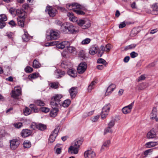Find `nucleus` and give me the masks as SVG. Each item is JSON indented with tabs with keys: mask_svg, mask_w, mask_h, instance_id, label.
<instances>
[{
	"mask_svg": "<svg viewBox=\"0 0 158 158\" xmlns=\"http://www.w3.org/2000/svg\"><path fill=\"white\" fill-rule=\"evenodd\" d=\"M136 45L135 44H131L128 46L125 47L124 49L125 50H127L129 49L134 48L136 46Z\"/></svg>",
	"mask_w": 158,
	"mask_h": 158,
	"instance_id": "obj_37",
	"label": "nucleus"
},
{
	"mask_svg": "<svg viewBox=\"0 0 158 158\" xmlns=\"http://www.w3.org/2000/svg\"><path fill=\"white\" fill-rule=\"evenodd\" d=\"M79 148L71 146L69 148V151H71V153L77 154L78 153Z\"/></svg>",
	"mask_w": 158,
	"mask_h": 158,
	"instance_id": "obj_25",
	"label": "nucleus"
},
{
	"mask_svg": "<svg viewBox=\"0 0 158 158\" xmlns=\"http://www.w3.org/2000/svg\"><path fill=\"white\" fill-rule=\"evenodd\" d=\"M25 71L27 73L31 72L33 71L32 68L30 67L27 66L25 69Z\"/></svg>",
	"mask_w": 158,
	"mask_h": 158,
	"instance_id": "obj_56",
	"label": "nucleus"
},
{
	"mask_svg": "<svg viewBox=\"0 0 158 158\" xmlns=\"http://www.w3.org/2000/svg\"><path fill=\"white\" fill-rule=\"evenodd\" d=\"M153 149H149L146 150L144 152V155L147 156L150 153H151L152 152Z\"/></svg>",
	"mask_w": 158,
	"mask_h": 158,
	"instance_id": "obj_57",
	"label": "nucleus"
},
{
	"mask_svg": "<svg viewBox=\"0 0 158 158\" xmlns=\"http://www.w3.org/2000/svg\"><path fill=\"white\" fill-rule=\"evenodd\" d=\"M59 83L57 82H54L49 84L50 86L52 88L57 89L58 87Z\"/></svg>",
	"mask_w": 158,
	"mask_h": 158,
	"instance_id": "obj_39",
	"label": "nucleus"
},
{
	"mask_svg": "<svg viewBox=\"0 0 158 158\" xmlns=\"http://www.w3.org/2000/svg\"><path fill=\"white\" fill-rule=\"evenodd\" d=\"M79 57L81 60H83L85 59V53L83 50L80 51L79 53Z\"/></svg>",
	"mask_w": 158,
	"mask_h": 158,
	"instance_id": "obj_36",
	"label": "nucleus"
},
{
	"mask_svg": "<svg viewBox=\"0 0 158 158\" xmlns=\"http://www.w3.org/2000/svg\"><path fill=\"white\" fill-rule=\"evenodd\" d=\"M24 147L25 148H29L31 145V143L29 142H24L23 143Z\"/></svg>",
	"mask_w": 158,
	"mask_h": 158,
	"instance_id": "obj_49",
	"label": "nucleus"
},
{
	"mask_svg": "<svg viewBox=\"0 0 158 158\" xmlns=\"http://www.w3.org/2000/svg\"><path fill=\"white\" fill-rule=\"evenodd\" d=\"M32 131L28 129H24L22 130L21 133V136L23 137H26L30 136L32 133Z\"/></svg>",
	"mask_w": 158,
	"mask_h": 158,
	"instance_id": "obj_13",
	"label": "nucleus"
},
{
	"mask_svg": "<svg viewBox=\"0 0 158 158\" xmlns=\"http://www.w3.org/2000/svg\"><path fill=\"white\" fill-rule=\"evenodd\" d=\"M98 50V48L97 46L93 45L90 48L89 53L91 55H93L97 52Z\"/></svg>",
	"mask_w": 158,
	"mask_h": 158,
	"instance_id": "obj_15",
	"label": "nucleus"
},
{
	"mask_svg": "<svg viewBox=\"0 0 158 158\" xmlns=\"http://www.w3.org/2000/svg\"><path fill=\"white\" fill-rule=\"evenodd\" d=\"M69 25L68 23H64L62 24L61 26V31L65 33H68V27Z\"/></svg>",
	"mask_w": 158,
	"mask_h": 158,
	"instance_id": "obj_20",
	"label": "nucleus"
},
{
	"mask_svg": "<svg viewBox=\"0 0 158 158\" xmlns=\"http://www.w3.org/2000/svg\"><path fill=\"white\" fill-rule=\"evenodd\" d=\"M115 121L113 120H111L110 122L108 123V127H109L110 128H111L112 127H113L114 124H115Z\"/></svg>",
	"mask_w": 158,
	"mask_h": 158,
	"instance_id": "obj_59",
	"label": "nucleus"
},
{
	"mask_svg": "<svg viewBox=\"0 0 158 158\" xmlns=\"http://www.w3.org/2000/svg\"><path fill=\"white\" fill-rule=\"evenodd\" d=\"M23 8L26 10L30 9L29 5L27 3H25L23 5Z\"/></svg>",
	"mask_w": 158,
	"mask_h": 158,
	"instance_id": "obj_61",
	"label": "nucleus"
},
{
	"mask_svg": "<svg viewBox=\"0 0 158 158\" xmlns=\"http://www.w3.org/2000/svg\"><path fill=\"white\" fill-rule=\"evenodd\" d=\"M21 94V92L20 89L17 88L15 87L14 90L12 91L10 94L11 97L15 99H18L19 96Z\"/></svg>",
	"mask_w": 158,
	"mask_h": 158,
	"instance_id": "obj_4",
	"label": "nucleus"
},
{
	"mask_svg": "<svg viewBox=\"0 0 158 158\" xmlns=\"http://www.w3.org/2000/svg\"><path fill=\"white\" fill-rule=\"evenodd\" d=\"M67 16L69 18L70 20L73 22H76L77 21V18L74 15L73 13L69 12Z\"/></svg>",
	"mask_w": 158,
	"mask_h": 158,
	"instance_id": "obj_23",
	"label": "nucleus"
},
{
	"mask_svg": "<svg viewBox=\"0 0 158 158\" xmlns=\"http://www.w3.org/2000/svg\"><path fill=\"white\" fill-rule=\"evenodd\" d=\"M23 112L24 114L25 115H28L31 114V110L29 108L26 107Z\"/></svg>",
	"mask_w": 158,
	"mask_h": 158,
	"instance_id": "obj_41",
	"label": "nucleus"
},
{
	"mask_svg": "<svg viewBox=\"0 0 158 158\" xmlns=\"http://www.w3.org/2000/svg\"><path fill=\"white\" fill-rule=\"evenodd\" d=\"M63 96L61 94H56L52 97L50 102L51 106H61V104L60 102L61 101L60 99Z\"/></svg>",
	"mask_w": 158,
	"mask_h": 158,
	"instance_id": "obj_2",
	"label": "nucleus"
},
{
	"mask_svg": "<svg viewBox=\"0 0 158 158\" xmlns=\"http://www.w3.org/2000/svg\"><path fill=\"white\" fill-rule=\"evenodd\" d=\"M134 102H133L128 106L123 108L122 110L123 113L127 114L130 113L134 105Z\"/></svg>",
	"mask_w": 158,
	"mask_h": 158,
	"instance_id": "obj_9",
	"label": "nucleus"
},
{
	"mask_svg": "<svg viewBox=\"0 0 158 158\" xmlns=\"http://www.w3.org/2000/svg\"><path fill=\"white\" fill-rule=\"evenodd\" d=\"M59 31H55L54 30H51L50 32V35H48L47 38H50L51 40H57L60 37Z\"/></svg>",
	"mask_w": 158,
	"mask_h": 158,
	"instance_id": "obj_3",
	"label": "nucleus"
},
{
	"mask_svg": "<svg viewBox=\"0 0 158 158\" xmlns=\"http://www.w3.org/2000/svg\"><path fill=\"white\" fill-rule=\"evenodd\" d=\"M84 154L85 158H93L96 156L95 153L91 150H88L85 151Z\"/></svg>",
	"mask_w": 158,
	"mask_h": 158,
	"instance_id": "obj_11",
	"label": "nucleus"
},
{
	"mask_svg": "<svg viewBox=\"0 0 158 158\" xmlns=\"http://www.w3.org/2000/svg\"><path fill=\"white\" fill-rule=\"evenodd\" d=\"M95 82L94 81H92L91 84L89 85L88 87V91L89 92H90L91 90L94 88V86L95 84Z\"/></svg>",
	"mask_w": 158,
	"mask_h": 158,
	"instance_id": "obj_44",
	"label": "nucleus"
},
{
	"mask_svg": "<svg viewBox=\"0 0 158 158\" xmlns=\"http://www.w3.org/2000/svg\"><path fill=\"white\" fill-rule=\"evenodd\" d=\"M87 68V64L85 62H81L78 65L77 68L78 73L80 74L83 73L86 70Z\"/></svg>",
	"mask_w": 158,
	"mask_h": 158,
	"instance_id": "obj_5",
	"label": "nucleus"
},
{
	"mask_svg": "<svg viewBox=\"0 0 158 158\" xmlns=\"http://www.w3.org/2000/svg\"><path fill=\"white\" fill-rule=\"evenodd\" d=\"M40 110L43 112L46 113H47L49 111V109L48 108L45 107L40 108Z\"/></svg>",
	"mask_w": 158,
	"mask_h": 158,
	"instance_id": "obj_51",
	"label": "nucleus"
},
{
	"mask_svg": "<svg viewBox=\"0 0 158 158\" xmlns=\"http://www.w3.org/2000/svg\"><path fill=\"white\" fill-rule=\"evenodd\" d=\"M10 143L11 149L12 150H15L19 146L20 141L17 139H14L10 140Z\"/></svg>",
	"mask_w": 158,
	"mask_h": 158,
	"instance_id": "obj_7",
	"label": "nucleus"
},
{
	"mask_svg": "<svg viewBox=\"0 0 158 158\" xmlns=\"http://www.w3.org/2000/svg\"><path fill=\"white\" fill-rule=\"evenodd\" d=\"M147 138L148 139H152L156 136V134L155 131L152 129L148 132L147 134Z\"/></svg>",
	"mask_w": 158,
	"mask_h": 158,
	"instance_id": "obj_17",
	"label": "nucleus"
},
{
	"mask_svg": "<svg viewBox=\"0 0 158 158\" xmlns=\"http://www.w3.org/2000/svg\"><path fill=\"white\" fill-rule=\"evenodd\" d=\"M74 11L79 15H83L85 14L84 11L79 10H74Z\"/></svg>",
	"mask_w": 158,
	"mask_h": 158,
	"instance_id": "obj_52",
	"label": "nucleus"
},
{
	"mask_svg": "<svg viewBox=\"0 0 158 158\" xmlns=\"http://www.w3.org/2000/svg\"><path fill=\"white\" fill-rule=\"evenodd\" d=\"M64 72L59 69H56L55 73V75L57 78L61 77L64 76Z\"/></svg>",
	"mask_w": 158,
	"mask_h": 158,
	"instance_id": "obj_14",
	"label": "nucleus"
},
{
	"mask_svg": "<svg viewBox=\"0 0 158 158\" xmlns=\"http://www.w3.org/2000/svg\"><path fill=\"white\" fill-rule=\"evenodd\" d=\"M110 107V104H108L105 105L102 108V110L103 112L108 113Z\"/></svg>",
	"mask_w": 158,
	"mask_h": 158,
	"instance_id": "obj_30",
	"label": "nucleus"
},
{
	"mask_svg": "<svg viewBox=\"0 0 158 158\" xmlns=\"http://www.w3.org/2000/svg\"><path fill=\"white\" fill-rule=\"evenodd\" d=\"M82 142L83 141L82 140H78L77 141L75 140L73 143L74 145L73 146L74 147L79 148L80 146L81 145Z\"/></svg>",
	"mask_w": 158,
	"mask_h": 158,
	"instance_id": "obj_27",
	"label": "nucleus"
},
{
	"mask_svg": "<svg viewBox=\"0 0 158 158\" xmlns=\"http://www.w3.org/2000/svg\"><path fill=\"white\" fill-rule=\"evenodd\" d=\"M35 104L37 106H44L45 105L44 102L40 100H37L35 101Z\"/></svg>",
	"mask_w": 158,
	"mask_h": 158,
	"instance_id": "obj_31",
	"label": "nucleus"
},
{
	"mask_svg": "<svg viewBox=\"0 0 158 158\" xmlns=\"http://www.w3.org/2000/svg\"><path fill=\"white\" fill-rule=\"evenodd\" d=\"M41 66V64L36 60H35L33 62V67L35 68H38Z\"/></svg>",
	"mask_w": 158,
	"mask_h": 158,
	"instance_id": "obj_35",
	"label": "nucleus"
},
{
	"mask_svg": "<svg viewBox=\"0 0 158 158\" xmlns=\"http://www.w3.org/2000/svg\"><path fill=\"white\" fill-rule=\"evenodd\" d=\"M6 25L5 22L0 21V28L2 29L5 27Z\"/></svg>",
	"mask_w": 158,
	"mask_h": 158,
	"instance_id": "obj_64",
	"label": "nucleus"
},
{
	"mask_svg": "<svg viewBox=\"0 0 158 158\" xmlns=\"http://www.w3.org/2000/svg\"><path fill=\"white\" fill-rule=\"evenodd\" d=\"M46 126L45 125L41 123H38L37 129L43 131L46 129Z\"/></svg>",
	"mask_w": 158,
	"mask_h": 158,
	"instance_id": "obj_29",
	"label": "nucleus"
},
{
	"mask_svg": "<svg viewBox=\"0 0 158 158\" xmlns=\"http://www.w3.org/2000/svg\"><path fill=\"white\" fill-rule=\"evenodd\" d=\"M152 7L153 10L155 12L156 14H158V3L154 4L152 5Z\"/></svg>",
	"mask_w": 158,
	"mask_h": 158,
	"instance_id": "obj_38",
	"label": "nucleus"
},
{
	"mask_svg": "<svg viewBox=\"0 0 158 158\" xmlns=\"http://www.w3.org/2000/svg\"><path fill=\"white\" fill-rule=\"evenodd\" d=\"M22 39L24 41H27L30 39V36L27 32L24 31V34L23 35Z\"/></svg>",
	"mask_w": 158,
	"mask_h": 158,
	"instance_id": "obj_28",
	"label": "nucleus"
},
{
	"mask_svg": "<svg viewBox=\"0 0 158 158\" xmlns=\"http://www.w3.org/2000/svg\"><path fill=\"white\" fill-rule=\"evenodd\" d=\"M7 20V18L5 14H2L0 15V21L5 22Z\"/></svg>",
	"mask_w": 158,
	"mask_h": 158,
	"instance_id": "obj_45",
	"label": "nucleus"
},
{
	"mask_svg": "<svg viewBox=\"0 0 158 158\" xmlns=\"http://www.w3.org/2000/svg\"><path fill=\"white\" fill-rule=\"evenodd\" d=\"M7 135V133L5 132L4 130H0V147H2V143L1 140H2Z\"/></svg>",
	"mask_w": 158,
	"mask_h": 158,
	"instance_id": "obj_22",
	"label": "nucleus"
},
{
	"mask_svg": "<svg viewBox=\"0 0 158 158\" xmlns=\"http://www.w3.org/2000/svg\"><path fill=\"white\" fill-rule=\"evenodd\" d=\"M90 26L91 23L90 21L88 20H85V21L84 24L83 26V29H87L90 27Z\"/></svg>",
	"mask_w": 158,
	"mask_h": 158,
	"instance_id": "obj_32",
	"label": "nucleus"
},
{
	"mask_svg": "<svg viewBox=\"0 0 158 158\" xmlns=\"http://www.w3.org/2000/svg\"><path fill=\"white\" fill-rule=\"evenodd\" d=\"M158 144V142H150L146 143L145 145L147 148H150L154 147Z\"/></svg>",
	"mask_w": 158,
	"mask_h": 158,
	"instance_id": "obj_26",
	"label": "nucleus"
},
{
	"mask_svg": "<svg viewBox=\"0 0 158 158\" xmlns=\"http://www.w3.org/2000/svg\"><path fill=\"white\" fill-rule=\"evenodd\" d=\"M66 8L69 10H71L73 9L75 10V8L81 9V6L76 3H73L71 4H67L66 5Z\"/></svg>",
	"mask_w": 158,
	"mask_h": 158,
	"instance_id": "obj_10",
	"label": "nucleus"
},
{
	"mask_svg": "<svg viewBox=\"0 0 158 158\" xmlns=\"http://www.w3.org/2000/svg\"><path fill=\"white\" fill-rule=\"evenodd\" d=\"M6 35L8 37V38L12 39L14 36V34L10 32H8L6 33Z\"/></svg>",
	"mask_w": 158,
	"mask_h": 158,
	"instance_id": "obj_54",
	"label": "nucleus"
},
{
	"mask_svg": "<svg viewBox=\"0 0 158 158\" xmlns=\"http://www.w3.org/2000/svg\"><path fill=\"white\" fill-rule=\"evenodd\" d=\"M105 51H106L105 47L103 46H101L98 51V56L101 57Z\"/></svg>",
	"mask_w": 158,
	"mask_h": 158,
	"instance_id": "obj_33",
	"label": "nucleus"
},
{
	"mask_svg": "<svg viewBox=\"0 0 158 158\" xmlns=\"http://www.w3.org/2000/svg\"><path fill=\"white\" fill-rule=\"evenodd\" d=\"M69 25L68 27V32H70V33L73 34H76L77 32V31L75 29L74 27L72 24L69 23Z\"/></svg>",
	"mask_w": 158,
	"mask_h": 158,
	"instance_id": "obj_21",
	"label": "nucleus"
},
{
	"mask_svg": "<svg viewBox=\"0 0 158 158\" xmlns=\"http://www.w3.org/2000/svg\"><path fill=\"white\" fill-rule=\"evenodd\" d=\"M99 117V115H97L92 117L91 118V119L93 122H96L98 121Z\"/></svg>",
	"mask_w": 158,
	"mask_h": 158,
	"instance_id": "obj_60",
	"label": "nucleus"
},
{
	"mask_svg": "<svg viewBox=\"0 0 158 158\" xmlns=\"http://www.w3.org/2000/svg\"><path fill=\"white\" fill-rule=\"evenodd\" d=\"M77 89V87H73L69 89V91L72 98H74L76 97L78 92Z\"/></svg>",
	"mask_w": 158,
	"mask_h": 158,
	"instance_id": "obj_12",
	"label": "nucleus"
},
{
	"mask_svg": "<svg viewBox=\"0 0 158 158\" xmlns=\"http://www.w3.org/2000/svg\"><path fill=\"white\" fill-rule=\"evenodd\" d=\"M15 127L17 128H21L23 126L22 123H18L14 124Z\"/></svg>",
	"mask_w": 158,
	"mask_h": 158,
	"instance_id": "obj_62",
	"label": "nucleus"
},
{
	"mask_svg": "<svg viewBox=\"0 0 158 158\" xmlns=\"http://www.w3.org/2000/svg\"><path fill=\"white\" fill-rule=\"evenodd\" d=\"M68 74L72 77H75L77 76L76 70L73 69H70L68 71Z\"/></svg>",
	"mask_w": 158,
	"mask_h": 158,
	"instance_id": "obj_24",
	"label": "nucleus"
},
{
	"mask_svg": "<svg viewBox=\"0 0 158 158\" xmlns=\"http://www.w3.org/2000/svg\"><path fill=\"white\" fill-rule=\"evenodd\" d=\"M38 123H32L30 127L31 128L32 130H35L36 129H37Z\"/></svg>",
	"mask_w": 158,
	"mask_h": 158,
	"instance_id": "obj_53",
	"label": "nucleus"
},
{
	"mask_svg": "<svg viewBox=\"0 0 158 158\" xmlns=\"http://www.w3.org/2000/svg\"><path fill=\"white\" fill-rule=\"evenodd\" d=\"M30 106L32 110L34 111L35 113L38 112L39 110V109L37 108L34 105L30 104Z\"/></svg>",
	"mask_w": 158,
	"mask_h": 158,
	"instance_id": "obj_43",
	"label": "nucleus"
},
{
	"mask_svg": "<svg viewBox=\"0 0 158 158\" xmlns=\"http://www.w3.org/2000/svg\"><path fill=\"white\" fill-rule=\"evenodd\" d=\"M59 106H54V107L52 106V108L51 110L50 114L51 116L55 117L57 115V113L58 111V109L57 108Z\"/></svg>",
	"mask_w": 158,
	"mask_h": 158,
	"instance_id": "obj_19",
	"label": "nucleus"
},
{
	"mask_svg": "<svg viewBox=\"0 0 158 158\" xmlns=\"http://www.w3.org/2000/svg\"><path fill=\"white\" fill-rule=\"evenodd\" d=\"M108 113L103 112L102 111V112L101 114V118L102 119H104L107 115Z\"/></svg>",
	"mask_w": 158,
	"mask_h": 158,
	"instance_id": "obj_63",
	"label": "nucleus"
},
{
	"mask_svg": "<svg viewBox=\"0 0 158 158\" xmlns=\"http://www.w3.org/2000/svg\"><path fill=\"white\" fill-rule=\"evenodd\" d=\"M112 132L113 131L111 129L108 127L105 129L103 134L104 135H105L108 133L109 132L112 133Z\"/></svg>",
	"mask_w": 158,
	"mask_h": 158,
	"instance_id": "obj_50",
	"label": "nucleus"
},
{
	"mask_svg": "<svg viewBox=\"0 0 158 158\" xmlns=\"http://www.w3.org/2000/svg\"><path fill=\"white\" fill-rule=\"evenodd\" d=\"M115 85L113 84H111L110 85L108 88L106 93V95H108L111 94L115 88Z\"/></svg>",
	"mask_w": 158,
	"mask_h": 158,
	"instance_id": "obj_16",
	"label": "nucleus"
},
{
	"mask_svg": "<svg viewBox=\"0 0 158 158\" xmlns=\"http://www.w3.org/2000/svg\"><path fill=\"white\" fill-rule=\"evenodd\" d=\"M59 129L60 127H58L52 133L49 138V142L52 143L54 141L57 135V134L59 131Z\"/></svg>",
	"mask_w": 158,
	"mask_h": 158,
	"instance_id": "obj_6",
	"label": "nucleus"
},
{
	"mask_svg": "<svg viewBox=\"0 0 158 158\" xmlns=\"http://www.w3.org/2000/svg\"><path fill=\"white\" fill-rule=\"evenodd\" d=\"M71 101L69 99H67L64 100L63 102L62 103L61 105H62L64 107H67L70 104Z\"/></svg>",
	"mask_w": 158,
	"mask_h": 158,
	"instance_id": "obj_34",
	"label": "nucleus"
},
{
	"mask_svg": "<svg viewBox=\"0 0 158 158\" xmlns=\"http://www.w3.org/2000/svg\"><path fill=\"white\" fill-rule=\"evenodd\" d=\"M97 62L98 63L102 64L105 65V66L107 64V63L105 60L102 58L98 59L97 60Z\"/></svg>",
	"mask_w": 158,
	"mask_h": 158,
	"instance_id": "obj_42",
	"label": "nucleus"
},
{
	"mask_svg": "<svg viewBox=\"0 0 158 158\" xmlns=\"http://www.w3.org/2000/svg\"><path fill=\"white\" fill-rule=\"evenodd\" d=\"M45 11L48 12L50 16L54 17L57 13L56 10L51 6H48L46 7Z\"/></svg>",
	"mask_w": 158,
	"mask_h": 158,
	"instance_id": "obj_8",
	"label": "nucleus"
},
{
	"mask_svg": "<svg viewBox=\"0 0 158 158\" xmlns=\"http://www.w3.org/2000/svg\"><path fill=\"white\" fill-rule=\"evenodd\" d=\"M57 48L61 49H63L64 48H65V46L63 44V43L62 42L61 43L57 44Z\"/></svg>",
	"mask_w": 158,
	"mask_h": 158,
	"instance_id": "obj_55",
	"label": "nucleus"
},
{
	"mask_svg": "<svg viewBox=\"0 0 158 158\" xmlns=\"http://www.w3.org/2000/svg\"><path fill=\"white\" fill-rule=\"evenodd\" d=\"M16 14L19 18H17L18 25L23 27L24 26V21L26 17V13L23 10L18 9L16 11Z\"/></svg>",
	"mask_w": 158,
	"mask_h": 158,
	"instance_id": "obj_1",
	"label": "nucleus"
},
{
	"mask_svg": "<svg viewBox=\"0 0 158 158\" xmlns=\"http://www.w3.org/2000/svg\"><path fill=\"white\" fill-rule=\"evenodd\" d=\"M68 51L70 52L76 54L77 52L76 48L73 46H69L67 48Z\"/></svg>",
	"mask_w": 158,
	"mask_h": 158,
	"instance_id": "obj_40",
	"label": "nucleus"
},
{
	"mask_svg": "<svg viewBox=\"0 0 158 158\" xmlns=\"http://www.w3.org/2000/svg\"><path fill=\"white\" fill-rule=\"evenodd\" d=\"M138 56V54L135 52H132L130 53V56L132 58H135Z\"/></svg>",
	"mask_w": 158,
	"mask_h": 158,
	"instance_id": "obj_58",
	"label": "nucleus"
},
{
	"mask_svg": "<svg viewBox=\"0 0 158 158\" xmlns=\"http://www.w3.org/2000/svg\"><path fill=\"white\" fill-rule=\"evenodd\" d=\"M138 33V31L136 29L134 28L132 30L130 34V35L131 37L135 36Z\"/></svg>",
	"mask_w": 158,
	"mask_h": 158,
	"instance_id": "obj_47",
	"label": "nucleus"
},
{
	"mask_svg": "<svg viewBox=\"0 0 158 158\" xmlns=\"http://www.w3.org/2000/svg\"><path fill=\"white\" fill-rule=\"evenodd\" d=\"M91 41V40L89 38H86L83 40L81 42V44L83 45L87 44H89Z\"/></svg>",
	"mask_w": 158,
	"mask_h": 158,
	"instance_id": "obj_48",
	"label": "nucleus"
},
{
	"mask_svg": "<svg viewBox=\"0 0 158 158\" xmlns=\"http://www.w3.org/2000/svg\"><path fill=\"white\" fill-rule=\"evenodd\" d=\"M110 143V140H109L104 141L102 146L101 150L102 151H103L107 149V148L109 146Z\"/></svg>",
	"mask_w": 158,
	"mask_h": 158,
	"instance_id": "obj_18",
	"label": "nucleus"
},
{
	"mask_svg": "<svg viewBox=\"0 0 158 158\" xmlns=\"http://www.w3.org/2000/svg\"><path fill=\"white\" fill-rule=\"evenodd\" d=\"M85 21V20L83 19H80L78 20H77V21L76 22H77V23L78 25L82 27V28H83V26L84 24Z\"/></svg>",
	"mask_w": 158,
	"mask_h": 158,
	"instance_id": "obj_46",
	"label": "nucleus"
}]
</instances>
